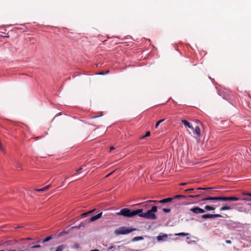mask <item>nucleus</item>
<instances>
[{
  "label": "nucleus",
  "instance_id": "79ce46f5",
  "mask_svg": "<svg viewBox=\"0 0 251 251\" xmlns=\"http://www.w3.org/2000/svg\"><path fill=\"white\" fill-rule=\"evenodd\" d=\"M22 227L21 226H17L15 228L17 229V228H21Z\"/></svg>",
  "mask_w": 251,
  "mask_h": 251
},
{
  "label": "nucleus",
  "instance_id": "412c9836",
  "mask_svg": "<svg viewBox=\"0 0 251 251\" xmlns=\"http://www.w3.org/2000/svg\"><path fill=\"white\" fill-rule=\"evenodd\" d=\"M186 198V196H185V195H176L175 196H174L173 198L174 199H180V198Z\"/></svg>",
  "mask_w": 251,
  "mask_h": 251
},
{
  "label": "nucleus",
  "instance_id": "5701e85b",
  "mask_svg": "<svg viewBox=\"0 0 251 251\" xmlns=\"http://www.w3.org/2000/svg\"><path fill=\"white\" fill-rule=\"evenodd\" d=\"M164 119H162V120H159V121H158L156 125H155V128H157L158 127V126H159V125H160V124L162 123L164 121Z\"/></svg>",
  "mask_w": 251,
  "mask_h": 251
},
{
  "label": "nucleus",
  "instance_id": "9b49d317",
  "mask_svg": "<svg viewBox=\"0 0 251 251\" xmlns=\"http://www.w3.org/2000/svg\"><path fill=\"white\" fill-rule=\"evenodd\" d=\"M51 184H50V185H48L42 188H41V189H36L35 190V191H37V192H44L45 191H46L47 190H48L49 188H50V187H51Z\"/></svg>",
  "mask_w": 251,
  "mask_h": 251
},
{
  "label": "nucleus",
  "instance_id": "f03ea898",
  "mask_svg": "<svg viewBox=\"0 0 251 251\" xmlns=\"http://www.w3.org/2000/svg\"><path fill=\"white\" fill-rule=\"evenodd\" d=\"M157 210V207L156 206H153L151 210H149L147 212L143 213L141 212L138 214V215L142 218H146L150 220H155L156 219V216L154 214Z\"/></svg>",
  "mask_w": 251,
  "mask_h": 251
},
{
  "label": "nucleus",
  "instance_id": "c756f323",
  "mask_svg": "<svg viewBox=\"0 0 251 251\" xmlns=\"http://www.w3.org/2000/svg\"><path fill=\"white\" fill-rule=\"evenodd\" d=\"M242 194L244 195V196H250L251 197V193H245V192H243L242 193Z\"/></svg>",
  "mask_w": 251,
  "mask_h": 251
},
{
  "label": "nucleus",
  "instance_id": "58836bf2",
  "mask_svg": "<svg viewBox=\"0 0 251 251\" xmlns=\"http://www.w3.org/2000/svg\"><path fill=\"white\" fill-rule=\"evenodd\" d=\"M95 210V209L88 211V214L92 213L93 212H94Z\"/></svg>",
  "mask_w": 251,
  "mask_h": 251
},
{
  "label": "nucleus",
  "instance_id": "37998d69",
  "mask_svg": "<svg viewBox=\"0 0 251 251\" xmlns=\"http://www.w3.org/2000/svg\"><path fill=\"white\" fill-rule=\"evenodd\" d=\"M144 203H145V202H144V203H138V204H137V205H140V204H144Z\"/></svg>",
  "mask_w": 251,
  "mask_h": 251
},
{
  "label": "nucleus",
  "instance_id": "a19ab883",
  "mask_svg": "<svg viewBox=\"0 0 251 251\" xmlns=\"http://www.w3.org/2000/svg\"><path fill=\"white\" fill-rule=\"evenodd\" d=\"M219 206V204L218 203H217V205H215L214 206H215V207H218Z\"/></svg>",
  "mask_w": 251,
  "mask_h": 251
},
{
  "label": "nucleus",
  "instance_id": "7ed1b4c3",
  "mask_svg": "<svg viewBox=\"0 0 251 251\" xmlns=\"http://www.w3.org/2000/svg\"><path fill=\"white\" fill-rule=\"evenodd\" d=\"M135 230H136L135 228L123 226L116 230L115 233L118 235H124L128 234Z\"/></svg>",
  "mask_w": 251,
  "mask_h": 251
},
{
  "label": "nucleus",
  "instance_id": "c03bdc74",
  "mask_svg": "<svg viewBox=\"0 0 251 251\" xmlns=\"http://www.w3.org/2000/svg\"><path fill=\"white\" fill-rule=\"evenodd\" d=\"M3 251V250H1V251Z\"/></svg>",
  "mask_w": 251,
  "mask_h": 251
},
{
  "label": "nucleus",
  "instance_id": "aec40b11",
  "mask_svg": "<svg viewBox=\"0 0 251 251\" xmlns=\"http://www.w3.org/2000/svg\"><path fill=\"white\" fill-rule=\"evenodd\" d=\"M52 238V236H48L45 239H43L42 240V242L43 243H45V242H48Z\"/></svg>",
  "mask_w": 251,
  "mask_h": 251
},
{
  "label": "nucleus",
  "instance_id": "7c9ffc66",
  "mask_svg": "<svg viewBox=\"0 0 251 251\" xmlns=\"http://www.w3.org/2000/svg\"><path fill=\"white\" fill-rule=\"evenodd\" d=\"M201 218L202 219H207L208 218V214H206L202 215H201Z\"/></svg>",
  "mask_w": 251,
  "mask_h": 251
},
{
  "label": "nucleus",
  "instance_id": "e433bc0d",
  "mask_svg": "<svg viewBox=\"0 0 251 251\" xmlns=\"http://www.w3.org/2000/svg\"><path fill=\"white\" fill-rule=\"evenodd\" d=\"M226 244H230L231 243V241L229 240H226Z\"/></svg>",
  "mask_w": 251,
  "mask_h": 251
},
{
  "label": "nucleus",
  "instance_id": "2f4dec72",
  "mask_svg": "<svg viewBox=\"0 0 251 251\" xmlns=\"http://www.w3.org/2000/svg\"><path fill=\"white\" fill-rule=\"evenodd\" d=\"M210 188H202V187H199L197 188V190H207V189H210Z\"/></svg>",
  "mask_w": 251,
  "mask_h": 251
},
{
  "label": "nucleus",
  "instance_id": "cd10ccee",
  "mask_svg": "<svg viewBox=\"0 0 251 251\" xmlns=\"http://www.w3.org/2000/svg\"><path fill=\"white\" fill-rule=\"evenodd\" d=\"M194 190V188H190L186 189L184 191L185 192H192Z\"/></svg>",
  "mask_w": 251,
  "mask_h": 251
},
{
  "label": "nucleus",
  "instance_id": "2eb2a0df",
  "mask_svg": "<svg viewBox=\"0 0 251 251\" xmlns=\"http://www.w3.org/2000/svg\"><path fill=\"white\" fill-rule=\"evenodd\" d=\"M144 239V238L142 236H137L135 237L132 238V242H136L138 241L143 240Z\"/></svg>",
  "mask_w": 251,
  "mask_h": 251
},
{
  "label": "nucleus",
  "instance_id": "c85d7f7f",
  "mask_svg": "<svg viewBox=\"0 0 251 251\" xmlns=\"http://www.w3.org/2000/svg\"><path fill=\"white\" fill-rule=\"evenodd\" d=\"M88 214H89L88 212L83 213L81 214V215H80V217L81 218H84V217H85L86 216H87V215Z\"/></svg>",
  "mask_w": 251,
  "mask_h": 251
},
{
  "label": "nucleus",
  "instance_id": "393cba45",
  "mask_svg": "<svg viewBox=\"0 0 251 251\" xmlns=\"http://www.w3.org/2000/svg\"><path fill=\"white\" fill-rule=\"evenodd\" d=\"M162 210L165 213H169L171 211V209L170 208H163Z\"/></svg>",
  "mask_w": 251,
  "mask_h": 251
},
{
  "label": "nucleus",
  "instance_id": "ddd939ff",
  "mask_svg": "<svg viewBox=\"0 0 251 251\" xmlns=\"http://www.w3.org/2000/svg\"><path fill=\"white\" fill-rule=\"evenodd\" d=\"M208 214V218H217V217H222V215L219 214Z\"/></svg>",
  "mask_w": 251,
  "mask_h": 251
},
{
  "label": "nucleus",
  "instance_id": "9d476101",
  "mask_svg": "<svg viewBox=\"0 0 251 251\" xmlns=\"http://www.w3.org/2000/svg\"><path fill=\"white\" fill-rule=\"evenodd\" d=\"M181 122L183 124V125H184V126L186 127H187V128H189L190 129H191L192 130H193L194 129V127L190 123H189L188 121H187L186 120H181Z\"/></svg>",
  "mask_w": 251,
  "mask_h": 251
},
{
  "label": "nucleus",
  "instance_id": "4468645a",
  "mask_svg": "<svg viewBox=\"0 0 251 251\" xmlns=\"http://www.w3.org/2000/svg\"><path fill=\"white\" fill-rule=\"evenodd\" d=\"M216 208L215 206L214 205L210 206V205H206L204 207V209L207 211L214 210Z\"/></svg>",
  "mask_w": 251,
  "mask_h": 251
},
{
  "label": "nucleus",
  "instance_id": "423d86ee",
  "mask_svg": "<svg viewBox=\"0 0 251 251\" xmlns=\"http://www.w3.org/2000/svg\"><path fill=\"white\" fill-rule=\"evenodd\" d=\"M193 133L196 134L197 135V137H196V139L198 141H199L200 140V136H201V130L200 127L198 126H195V127H194L193 129Z\"/></svg>",
  "mask_w": 251,
  "mask_h": 251
},
{
  "label": "nucleus",
  "instance_id": "dca6fc26",
  "mask_svg": "<svg viewBox=\"0 0 251 251\" xmlns=\"http://www.w3.org/2000/svg\"><path fill=\"white\" fill-rule=\"evenodd\" d=\"M195 195H189L188 197L189 198H196L200 197L202 194H196V192H194Z\"/></svg>",
  "mask_w": 251,
  "mask_h": 251
},
{
  "label": "nucleus",
  "instance_id": "b1692460",
  "mask_svg": "<svg viewBox=\"0 0 251 251\" xmlns=\"http://www.w3.org/2000/svg\"><path fill=\"white\" fill-rule=\"evenodd\" d=\"M0 150L2 151H3V152H5V150L2 146V144L1 143V142L0 141Z\"/></svg>",
  "mask_w": 251,
  "mask_h": 251
},
{
  "label": "nucleus",
  "instance_id": "f8f14e48",
  "mask_svg": "<svg viewBox=\"0 0 251 251\" xmlns=\"http://www.w3.org/2000/svg\"><path fill=\"white\" fill-rule=\"evenodd\" d=\"M173 200V198H169L164 199L162 200H160V201H159V202H160V203H166L167 202H171Z\"/></svg>",
  "mask_w": 251,
  "mask_h": 251
},
{
  "label": "nucleus",
  "instance_id": "a878e982",
  "mask_svg": "<svg viewBox=\"0 0 251 251\" xmlns=\"http://www.w3.org/2000/svg\"><path fill=\"white\" fill-rule=\"evenodd\" d=\"M242 200L245 201H251V199L248 198V197H245L241 199Z\"/></svg>",
  "mask_w": 251,
  "mask_h": 251
},
{
  "label": "nucleus",
  "instance_id": "c9c22d12",
  "mask_svg": "<svg viewBox=\"0 0 251 251\" xmlns=\"http://www.w3.org/2000/svg\"><path fill=\"white\" fill-rule=\"evenodd\" d=\"M82 170V168H80L76 170V172L77 173H79V172H80Z\"/></svg>",
  "mask_w": 251,
  "mask_h": 251
},
{
  "label": "nucleus",
  "instance_id": "6ab92c4d",
  "mask_svg": "<svg viewBox=\"0 0 251 251\" xmlns=\"http://www.w3.org/2000/svg\"><path fill=\"white\" fill-rule=\"evenodd\" d=\"M189 235V233H184V232H180V233L175 234V236H187V235Z\"/></svg>",
  "mask_w": 251,
  "mask_h": 251
},
{
  "label": "nucleus",
  "instance_id": "20e7f679",
  "mask_svg": "<svg viewBox=\"0 0 251 251\" xmlns=\"http://www.w3.org/2000/svg\"><path fill=\"white\" fill-rule=\"evenodd\" d=\"M239 200V198L236 197H218V201H237Z\"/></svg>",
  "mask_w": 251,
  "mask_h": 251
},
{
  "label": "nucleus",
  "instance_id": "f257e3e1",
  "mask_svg": "<svg viewBox=\"0 0 251 251\" xmlns=\"http://www.w3.org/2000/svg\"><path fill=\"white\" fill-rule=\"evenodd\" d=\"M143 209L131 210L129 208H124L122 209L119 212H117L116 214L117 215H122L125 217L131 218L136 215H138V214L143 212Z\"/></svg>",
  "mask_w": 251,
  "mask_h": 251
},
{
  "label": "nucleus",
  "instance_id": "473e14b6",
  "mask_svg": "<svg viewBox=\"0 0 251 251\" xmlns=\"http://www.w3.org/2000/svg\"><path fill=\"white\" fill-rule=\"evenodd\" d=\"M85 226V224L83 222H81L79 225L78 226V227H77L78 228H79L81 226Z\"/></svg>",
  "mask_w": 251,
  "mask_h": 251
},
{
  "label": "nucleus",
  "instance_id": "1a4fd4ad",
  "mask_svg": "<svg viewBox=\"0 0 251 251\" xmlns=\"http://www.w3.org/2000/svg\"><path fill=\"white\" fill-rule=\"evenodd\" d=\"M201 201H211L212 202H215L216 201H218V197H207L206 198H202L201 200Z\"/></svg>",
  "mask_w": 251,
  "mask_h": 251
},
{
  "label": "nucleus",
  "instance_id": "4be33fe9",
  "mask_svg": "<svg viewBox=\"0 0 251 251\" xmlns=\"http://www.w3.org/2000/svg\"><path fill=\"white\" fill-rule=\"evenodd\" d=\"M159 201L150 200V201H147L146 202H147V203L153 202V203H154L155 204H158V203H160V202Z\"/></svg>",
  "mask_w": 251,
  "mask_h": 251
},
{
  "label": "nucleus",
  "instance_id": "a211bd4d",
  "mask_svg": "<svg viewBox=\"0 0 251 251\" xmlns=\"http://www.w3.org/2000/svg\"><path fill=\"white\" fill-rule=\"evenodd\" d=\"M65 248V246L64 245H61L57 247L56 250L55 251H62L64 248Z\"/></svg>",
  "mask_w": 251,
  "mask_h": 251
},
{
  "label": "nucleus",
  "instance_id": "6e6552de",
  "mask_svg": "<svg viewBox=\"0 0 251 251\" xmlns=\"http://www.w3.org/2000/svg\"><path fill=\"white\" fill-rule=\"evenodd\" d=\"M102 214V212H100V213L96 215L93 216L89 219V222H94V221L99 219V218H100L101 217Z\"/></svg>",
  "mask_w": 251,
  "mask_h": 251
},
{
  "label": "nucleus",
  "instance_id": "39448f33",
  "mask_svg": "<svg viewBox=\"0 0 251 251\" xmlns=\"http://www.w3.org/2000/svg\"><path fill=\"white\" fill-rule=\"evenodd\" d=\"M168 235L165 233H161L160 235L156 237V239L158 242L166 241L168 239Z\"/></svg>",
  "mask_w": 251,
  "mask_h": 251
},
{
  "label": "nucleus",
  "instance_id": "72a5a7b5",
  "mask_svg": "<svg viewBox=\"0 0 251 251\" xmlns=\"http://www.w3.org/2000/svg\"><path fill=\"white\" fill-rule=\"evenodd\" d=\"M40 247H41V246L40 245H37L32 246L31 248L34 249V248H39Z\"/></svg>",
  "mask_w": 251,
  "mask_h": 251
},
{
  "label": "nucleus",
  "instance_id": "f704fd0d",
  "mask_svg": "<svg viewBox=\"0 0 251 251\" xmlns=\"http://www.w3.org/2000/svg\"><path fill=\"white\" fill-rule=\"evenodd\" d=\"M114 172V171H113V172H112L111 173H109V174H107V175L105 176V177H109V176H111V175H112Z\"/></svg>",
  "mask_w": 251,
  "mask_h": 251
},
{
  "label": "nucleus",
  "instance_id": "ea45409f",
  "mask_svg": "<svg viewBox=\"0 0 251 251\" xmlns=\"http://www.w3.org/2000/svg\"><path fill=\"white\" fill-rule=\"evenodd\" d=\"M187 184V183H181L180 184V185H185Z\"/></svg>",
  "mask_w": 251,
  "mask_h": 251
},
{
  "label": "nucleus",
  "instance_id": "0eeeda50",
  "mask_svg": "<svg viewBox=\"0 0 251 251\" xmlns=\"http://www.w3.org/2000/svg\"><path fill=\"white\" fill-rule=\"evenodd\" d=\"M190 211L195 214L203 213L205 212L204 209L199 207H194L190 209Z\"/></svg>",
  "mask_w": 251,
  "mask_h": 251
},
{
  "label": "nucleus",
  "instance_id": "bb28decb",
  "mask_svg": "<svg viewBox=\"0 0 251 251\" xmlns=\"http://www.w3.org/2000/svg\"><path fill=\"white\" fill-rule=\"evenodd\" d=\"M150 135V131H147L145 134V135H144V136L142 137L141 138V139H143L146 137H148Z\"/></svg>",
  "mask_w": 251,
  "mask_h": 251
},
{
  "label": "nucleus",
  "instance_id": "f3484780",
  "mask_svg": "<svg viewBox=\"0 0 251 251\" xmlns=\"http://www.w3.org/2000/svg\"><path fill=\"white\" fill-rule=\"evenodd\" d=\"M232 208L230 206L225 205L222 207L220 208V211H224L226 210H230Z\"/></svg>",
  "mask_w": 251,
  "mask_h": 251
},
{
  "label": "nucleus",
  "instance_id": "4c0bfd02",
  "mask_svg": "<svg viewBox=\"0 0 251 251\" xmlns=\"http://www.w3.org/2000/svg\"><path fill=\"white\" fill-rule=\"evenodd\" d=\"M115 148L113 146H111L110 147V151H111L112 150H114Z\"/></svg>",
  "mask_w": 251,
  "mask_h": 251
}]
</instances>
